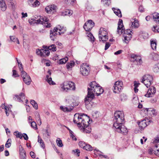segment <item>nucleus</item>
I'll use <instances>...</instances> for the list:
<instances>
[{
  "label": "nucleus",
  "instance_id": "obj_1",
  "mask_svg": "<svg viewBox=\"0 0 159 159\" xmlns=\"http://www.w3.org/2000/svg\"><path fill=\"white\" fill-rule=\"evenodd\" d=\"M89 87L88 88L87 98H85L84 101L85 104H88L89 103V98L93 99L94 97V94L98 96L102 94L104 90L100 85L97 83L95 81H93L89 84Z\"/></svg>",
  "mask_w": 159,
  "mask_h": 159
},
{
  "label": "nucleus",
  "instance_id": "obj_2",
  "mask_svg": "<svg viewBox=\"0 0 159 159\" xmlns=\"http://www.w3.org/2000/svg\"><path fill=\"white\" fill-rule=\"evenodd\" d=\"M89 117L87 115L84 114L80 115L75 114L74 115L73 122L77 124L79 127L82 126L83 129H86V128L89 126Z\"/></svg>",
  "mask_w": 159,
  "mask_h": 159
},
{
  "label": "nucleus",
  "instance_id": "obj_3",
  "mask_svg": "<svg viewBox=\"0 0 159 159\" xmlns=\"http://www.w3.org/2000/svg\"><path fill=\"white\" fill-rule=\"evenodd\" d=\"M39 18L37 20H35V19L32 18L31 19L32 21L30 22V24H32V22L33 23H36V24H40L43 25L46 28H49L51 26V25L50 23L49 20L48 18L46 17L43 16H39Z\"/></svg>",
  "mask_w": 159,
  "mask_h": 159
},
{
  "label": "nucleus",
  "instance_id": "obj_4",
  "mask_svg": "<svg viewBox=\"0 0 159 159\" xmlns=\"http://www.w3.org/2000/svg\"><path fill=\"white\" fill-rule=\"evenodd\" d=\"M61 86L63 90L66 92L69 90H75V83L71 81H64L61 84Z\"/></svg>",
  "mask_w": 159,
  "mask_h": 159
},
{
  "label": "nucleus",
  "instance_id": "obj_5",
  "mask_svg": "<svg viewBox=\"0 0 159 159\" xmlns=\"http://www.w3.org/2000/svg\"><path fill=\"white\" fill-rule=\"evenodd\" d=\"M118 28L117 32L118 34H121L124 33V34H131L132 32L130 29H127L125 30L124 27L123 23V20L122 19H120L118 24Z\"/></svg>",
  "mask_w": 159,
  "mask_h": 159
},
{
  "label": "nucleus",
  "instance_id": "obj_6",
  "mask_svg": "<svg viewBox=\"0 0 159 159\" xmlns=\"http://www.w3.org/2000/svg\"><path fill=\"white\" fill-rule=\"evenodd\" d=\"M152 80V76L146 74L143 77L142 79L141 82L143 83L148 88L151 85Z\"/></svg>",
  "mask_w": 159,
  "mask_h": 159
},
{
  "label": "nucleus",
  "instance_id": "obj_7",
  "mask_svg": "<svg viewBox=\"0 0 159 159\" xmlns=\"http://www.w3.org/2000/svg\"><path fill=\"white\" fill-rule=\"evenodd\" d=\"M90 71V68L89 66L86 63H83L80 66V72L83 76H86L88 75Z\"/></svg>",
  "mask_w": 159,
  "mask_h": 159
},
{
  "label": "nucleus",
  "instance_id": "obj_8",
  "mask_svg": "<svg viewBox=\"0 0 159 159\" xmlns=\"http://www.w3.org/2000/svg\"><path fill=\"white\" fill-rule=\"evenodd\" d=\"M94 23L92 20H88L84 25V28L86 31L89 32L94 26Z\"/></svg>",
  "mask_w": 159,
  "mask_h": 159
},
{
  "label": "nucleus",
  "instance_id": "obj_9",
  "mask_svg": "<svg viewBox=\"0 0 159 159\" xmlns=\"http://www.w3.org/2000/svg\"><path fill=\"white\" fill-rule=\"evenodd\" d=\"M13 98L15 100L20 102H23L25 101V103L27 104L28 102L27 99H25V95L23 93H21L19 95H16Z\"/></svg>",
  "mask_w": 159,
  "mask_h": 159
},
{
  "label": "nucleus",
  "instance_id": "obj_10",
  "mask_svg": "<svg viewBox=\"0 0 159 159\" xmlns=\"http://www.w3.org/2000/svg\"><path fill=\"white\" fill-rule=\"evenodd\" d=\"M116 129V131L117 132L121 133L123 134H126L128 132L126 128L122 124L117 126V127H114Z\"/></svg>",
  "mask_w": 159,
  "mask_h": 159
},
{
  "label": "nucleus",
  "instance_id": "obj_11",
  "mask_svg": "<svg viewBox=\"0 0 159 159\" xmlns=\"http://www.w3.org/2000/svg\"><path fill=\"white\" fill-rule=\"evenodd\" d=\"M156 92V89L154 86L150 87L148 89L147 93L145 96L147 97H152L154 96Z\"/></svg>",
  "mask_w": 159,
  "mask_h": 159
},
{
  "label": "nucleus",
  "instance_id": "obj_12",
  "mask_svg": "<svg viewBox=\"0 0 159 159\" xmlns=\"http://www.w3.org/2000/svg\"><path fill=\"white\" fill-rule=\"evenodd\" d=\"M57 6L54 5H51L47 6L45 8L46 12L49 14L53 13L56 11Z\"/></svg>",
  "mask_w": 159,
  "mask_h": 159
},
{
  "label": "nucleus",
  "instance_id": "obj_13",
  "mask_svg": "<svg viewBox=\"0 0 159 159\" xmlns=\"http://www.w3.org/2000/svg\"><path fill=\"white\" fill-rule=\"evenodd\" d=\"M57 34L60 35V32L58 31L57 27L54 28L53 30H50V37L52 40H54L55 36Z\"/></svg>",
  "mask_w": 159,
  "mask_h": 159
},
{
  "label": "nucleus",
  "instance_id": "obj_14",
  "mask_svg": "<svg viewBox=\"0 0 159 159\" xmlns=\"http://www.w3.org/2000/svg\"><path fill=\"white\" fill-rule=\"evenodd\" d=\"M122 118H118L114 119V123L113 126L114 127H117V126L120 125L122 124L124 120V117H122Z\"/></svg>",
  "mask_w": 159,
  "mask_h": 159
},
{
  "label": "nucleus",
  "instance_id": "obj_15",
  "mask_svg": "<svg viewBox=\"0 0 159 159\" xmlns=\"http://www.w3.org/2000/svg\"><path fill=\"white\" fill-rule=\"evenodd\" d=\"M16 59L18 64L19 70L21 71V76H24L26 75V72L23 70V68L22 63L20 62H19L17 58H16Z\"/></svg>",
  "mask_w": 159,
  "mask_h": 159
},
{
  "label": "nucleus",
  "instance_id": "obj_16",
  "mask_svg": "<svg viewBox=\"0 0 159 159\" xmlns=\"http://www.w3.org/2000/svg\"><path fill=\"white\" fill-rule=\"evenodd\" d=\"M147 112V114L151 116H154L156 115V110L152 108H146L145 109Z\"/></svg>",
  "mask_w": 159,
  "mask_h": 159
},
{
  "label": "nucleus",
  "instance_id": "obj_17",
  "mask_svg": "<svg viewBox=\"0 0 159 159\" xmlns=\"http://www.w3.org/2000/svg\"><path fill=\"white\" fill-rule=\"evenodd\" d=\"M8 5L12 9H15L16 7V2L15 0H7Z\"/></svg>",
  "mask_w": 159,
  "mask_h": 159
},
{
  "label": "nucleus",
  "instance_id": "obj_18",
  "mask_svg": "<svg viewBox=\"0 0 159 159\" xmlns=\"http://www.w3.org/2000/svg\"><path fill=\"white\" fill-rule=\"evenodd\" d=\"M0 8L2 11H5L6 10L7 7L5 0H0Z\"/></svg>",
  "mask_w": 159,
  "mask_h": 159
},
{
  "label": "nucleus",
  "instance_id": "obj_19",
  "mask_svg": "<svg viewBox=\"0 0 159 159\" xmlns=\"http://www.w3.org/2000/svg\"><path fill=\"white\" fill-rule=\"evenodd\" d=\"M107 32L106 29L104 28H101L100 29L99 32V36H102V37L107 36Z\"/></svg>",
  "mask_w": 159,
  "mask_h": 159
},
{
  "label": "nucleus",
  "instance_id": "obj_20",
  "mask_svg": "<svg viewBox=\"0 0 159 159\" xmlns=\"http://www.w3.org/2000/svg\"><path fill=\"white\" fill-rule=\"evenodd\" d=\"M48 73L49 74V75H47V81L50 84L54 85L55 84V83L53 81H52V78L50 77L51 74V72L50 70H48Z\"/></svg>",
  "mask_w": 159,
  "mask_h": 159
},
{
  "label": "nucleus",
  "instance_id": "obj_21",
  "mask_svg": "<svg viewBox=\"0 0 159 159\" xmlns=\"http://www.w3.org/2000/svg\"><path fill=\"white\" fill-rule=\"evenodd\" d=\"M114 119L118 118H121L122 117L124 116V113L123 111H116L114 113Z\"/></svg>",
  "mask_w": 159,
  "mask_h": 159
},
{
  "label": "nucleus",
  "instance_id": "obj_22",
  "mask_svg": "<svg viewBox=\"0 0 159 159\" xmlns=\"http://www.w3.org/2000/svg\"><path fill=\"white\" fill-rule=\"evenodd\" d=\"M42 51V54L41 55V57H46L48 56L50 54V52L49 50L48 49L45 48V49H41Z\"/></svg>",
  "mask_w": 159,
  "mask_h": 159
},
{
  "label": "nucleus",
  "instance_id": "obj_23",
  "mask_svg": "<svg viewBox=\"0 0 159 159\" xmlns=\"http://www.w3.org/2000/svg\"><path fill=\"white\" fill-rule=\"evenodd\" d=\"M60 109L64 112H69L71 111L74 108L73 106H71L70 107H63L61 106Z\"/></svg>",
  "mask_w": 159,
  "mask_h": 159
},
{
  "label": "nucleus",
  "instance_id": "obj_24",
  "mask_svg": "<svg viewBox=\"0 0 159 159\" xmlns=\"http://www.w3.org/2000/svg\"><path fill=\"white\" fill-rule=\"evenodd\" d=\"M21 77L23 78V81L25 84L28 85L30 84V77L27 75L26 73L25 76H21Z\"/></svg>",
  "mask_w": 159,
  "mask_h": 159
},
{
  "label": "nucleus",
  "instance_id": "obj_25",
  "mask_svg": "<svg viewBox=\"0 0 159 159\" xmlns=\"http://www.w3.org/2000/svg\"><path fill=\"white\" fill-rule=\"evenodd\" d=\"M131 57L132 58H133L135 61L138 62L139 63H141L142 62L141 58L140 56L134 54H132Z\"/></svg>",
  "mask_w": 159,
  "mask_h": 159
},
{
  "label": "nucleus",
  "instance_id": "obj_26",
  "mask_svg": "<svg viewBox=\"0 0 159 159\" xmlns=\"http://www.w3.org/2000/svg\"><path fill=\"white\" fill-rule=\"evenodd\" d=\"M153 19L157 23L159 24V13L154 12L152 14Z\"/></svg>",
  "mask_w": 159,
  "mask_h": 159
},
{
  "label": "nucleus",
  "instance_id": "obj_27",
  "mask_svg": "<svg viewBox=\"0 0 159 159\" xmlns=\"http://www.w3.org/2000/svg\"><path fill=\"white\" fill-rule=\"evenodd\" d=\"M121 89L122 88L119 87L118 86L114 85L112 89L114 93H119L120 92Z\"/></svg>",
  "mask_w": 159,
  "mask_h": 159
},
{
  "label": "nucleus",
  "instance_id": "obj_28",
  "mask_svg": "<svg viewBox=\"0 0 159 159\" xmlns=\"http://www.w3.org/2000/svg\"><path fill=\"white\" fill-rule=\"evenodd\" d=\"M123 35L124 41L126 43H128L132 38L131 34H123Z\"/></svg>",
  "mask_w": 159,
  "mask_h": 159
},
{
  "label": "nucleus",
  "instance_id": "obj_29",
  "mask_svg": "<svg viewBox=\"0 0 159 159\" xmlns=\"http://www.w3.org/2000/svg\"><path fill=\"white\" fill-rule=\"evenodd\" d=\"M2 109H4L6 115L7 116H8L9 112H11V110L9 107H7L4 104H2Z\"/></svg>",
  "mask_w": 159,
  "mask_h": 159
},
{
  "label": "nucleus",
  "instance_id": "obj_30",
  "mask_svg": "<svg viewBox=\"0 0 159 159\" xmlns=\"http://www.w3.org/2000/svg\"><path fill=\"white\" fill-rule=\"evenodd\" d=\"M45 48L53 52L56 51L57 50V48L54 44H52L49 46H45Z\"/></svg>",
  "mask_w": 159,
  "mask_h": 159
},
{
  "label": "nucleus",
  "instance_id": "obj_31",
  "mask_svg": "<svg viewBox=\"0 0 159 159\" xmlns=\"http://www.w3.org/2000/svg\"><path fill=\"white\" fill-rule=\"evenodd\" d=\"M112 10L114 13L119 17H122L121 12L120 9L113 8Z\"/></svg>",
  "mask_w": 159,
  "mask_h": 159
},
{
  "label": "nucleus",
  "instance_id": "obj_32",
  "mask_svg": "<svg viewBox=\"0 0 159 159\" xmlns=\"http://www.w3.org/2000/svg\"><path fill=\"white\" fill-rule=\"evenodd\" d=\"M139 126L141 129H143L147 126L146 121L145 120H143L141 122L139 123L138 124Z\"/></svg>",
  "mask_w": 159,
  "mask_h": 159
},
{
  "label": "nucleus",
  "instance_id": "obj_33",
  "mask_svg": "<svg viewBox=\"0 0 159 159\" xmlns=\"http://www.w3.org/2000/svg\"><path fill=\"white\" fill-rule=\"evenodd\" d=\"M154 154L157 156H159V148H158L157 143L155 144L154 146Z\"/></svg>",
  "mask_w": 159,
  "mask_h": 159
},
{
  "label": "nucleus",
  "instance_id": "obj_34",
  "mask_svg": "<svg viewBox=\"0 0 159 159\" xmlns=\"http://www.w3.org/2000/svg\"><path fill=\"white\" fill-rule=\"evenodd\" d=\"M57 28L58 29V31L60 32V34H63L64 32L66 31V28L64 27H61V26L59 25H58L57 26Z\"/></svg>",
  "mask_w": 159,
  "mask_h": 159
},
{
  "label": "nucleus",
  "instance_id": "obj_35",
  "mask_svg": "<svg viewBox=\"0 0 159 159\" xmlns=\"http://www.w3.org/2000/svg\"><path fill=\"white\" fill-rule=\"evenodd\" d=\"M30 104L32 105L33 107L35 109L37 110L38 109V105L34 100H30Z\"/></svg>",
  "mask_w": 159,
  "mask_h": 159
},
{
  "label": "nucleus",
  "instance_id": "obj_36",
  "mask_svg": "<svg viewBox=\"0 0 159 159\" xmlns=\"http://www.w3.org/2000/svg\"><path fill=\"white\" fill-rule=\"evenodd\" d=\"M151 45L153 50H156V49L157 43L155 40H151Z\"/></svg>",
  "mask_w": 159,
  "mask_h": 159
},
{
  "label": "nucleus",
  "instance_id": "obj_37",
  "mask_svg": "<svg viewBox=\"0 0 159 159\" xmlns=\"http://www.w3.org/2000/svg\"><path fill=\"white\" fill-rule=\"evenodd\" d=\"M68 58L66 57L64 58L61 59L59 61V64H63L65 63L68 60Z\"/></svg>",
  "mask_w": 159,
  "mask_h": 159
},
{
  "label": "nucleus",
  "instance_id": "obj_38",
  "mask_svg": "<svg viewBox=\"0 0 159 159\" xmlns=\"http://www.w3.org/2000/svg\"><path fill=\"white\" fill-rule=\"evenodd\" d=\"M75 63L73 61H70L68 62L66 65V68L67 69H70L74 66Z\"/></svg>",
  "mask_w": 159,
  "mask_h": 159
},
{
  "label": "nucleus",
  "instance_id": "obj_39",
  "mask_svg": "<svg viewBox=\"0 0 159 159\" xmlns=\"http://www.w3.org/2000/svg\"><path fill=\"white\" fill-rule=\"evenodd\" d=\"M10 39L11 41H12L18 44H19L20 43L19 40L17 38H16L15 36H10Z\"/></svg>",
  "mask_w": 159,
  "mask_h": 159
},
{
  "label": "nucleus",
  "instance_id": "obj_40",
  "mask_svg": "<svg viewBox=\"0 0 159 159\" xmlns=\"http://www.w3.org/2000/svg\"><path fill=\"white\" fill-rule=\"evenodd\" d=\"M38 142L40 143L42 148H45V146L44 142L39 136H38Z\"/></svg>",
  "mask_w": 159,
  "mask_h": 159
},
{
  "label": "nucleus",
  "instance_id": "obj_41",
  "mask_svg": "<svg viewBox=\"0 0 159 159\" xmlns=\"http://www.w3.org/2000/svg\"><path fill=\"white\" fill-rule=\"evenodd\" d=\"M84 149H85L87 151H91L93 150V147L89 144H85V145L84 146Z\"/></svg>",
  "mask_w": 159,
  "mask_h": 159
},
{
  "label": "nucleus",
  "instance_id": "obj_42",
  "mask_svg": "<svg viewBox=\"0 0 159 159\" xmlns=\"http://www.w3.org/2000/svg\"><path fill=\"white\" fill-rule=\"evenodd\" d=\"M99 40L100 41H102L103 42H105L107 41V40L108 39V36H103L102 37V36H99Z\"/></svg>",
  "mask_w": 159,
  "mask_h": 159
},
{
  "label": "nucleus",
  "instance_id": "obj_43",
  "mask_svg": "<svg viewBox=\"0 0 159 159\" xmlns=\"http://www.w3.org/2000/svg\"><path fill=\"white\" fill-rule=\"evenodd\" d=\"M114 85L118 86V87L122 88L123 85L122 81L119 80L116 81L114 84Z\"/></svg>",
  "mask_w": 159,
  "mask_h": 159
},
{
  "label": "nucleus",
  "instance_id": "obj_44",
  "mask_svg": "<svg viewBox=\"0 0 159 159\" xmlns=\"http://www.w3.org/2000/svg\"><path fill=\"white\" fill-rule=\"evenodd\" d=\"M152 30L155 33H159V25L153 26L152 28Z\"/></svg>",
  "mask_w": 159,
  "mask_h": 159
},
{
  "label": "nucleus",
  "instance_id": "obj_45",
  "mask_svg": "<svg viewBox=\"0 0 159 159\" xmlns=\"http://www.w3.org/2000/svg\"><path fill=\"white\" fill-rule=\"evenodd\" d=\"M153 70L155 72L157 73L159 72V63L154 66Z\"/></svg>",
  "mask_w": 159,
  "mask_h": 159
},
{
  "label": "nucleus",
  "instance_id": "obj_46",
  "mask_svg": "<svg viewBox=\"0 0 159 159\" xmlns=\"http://www.w3.org/2000/svg\"><path fill=\"white\" fill-rule=\"evenodd\" d=\"M102 3L104 5L108 6L111 3L110 0H102Z\"/></svg>",
  "mask_w": 159,
  "mask_h": 159
},
{
  "label": "nucleus",
  "instance_id": "obj_47",
  "mask_svg": "<svg viewBox=\"0 0 159 159\" xmlns=\"http://www.w3.org/2000/svg\"><path fill=\"white\" fill-rule=\"evenodd\" d=\"M56 143L57 145L59 147H62L63 146V144L62 143V141L60 138H57L56 140Z\"/></svg>",
  "mask_w": 159,
  "mask_h": 159
},
{
  "label": "nucleus",
  "instance_id": "obj_48",
  "mask_svg": "<svg viewBox=\"0 0 159 159\" xmlns=\"http://www.w3.org/2000/svg\"><path fill=\"white\" fill-rule=\"evenodd\" d=\"M11 139H9L7 141L5 145V146L7 148H9L11 145Z\"/></svg>",
  "mask_w": 159,
  "mask_h": 159
},
{
  "label": "nucleus",
  "instance_id": "obj_49",
  "mask_svg": "<svg viewBox=\"0 0 159 159\" xmlns=\"http://www.w3.org/2000/svg\"><path fill=\"white\" fill-rule=\"evenodd\" d=\"M14 134L15 135L17 138H19L20 139L22 138V134L20 132H19L17 131H15L14 133Z\"/></svg>",
  "mask_w": 159,
  "mask_h": 159
},
{
  "label": "nucleus",
  "instance_id": "obj_50",
  "mask_svg": "<svg viewBox=\"0 0 159 159\" xmlns=\"http://www.w3.org/2000/svg\"><path fill=\"white\" fill-rule=\"evenodd\" d=\"M30 126L35 130L37 129V126L35 122L33 121L30 123Z\"/></svg>",
  "mask_w": 159,
  "mask_h": 159
},
{
  "label": "nucleus",
  "instance_id": "obj_51",
  "mask_svg": "<svg viewBox=\"0 0 159 159\" xmlns=\"http://www.w3.org/2000/svg\"><path fill=\"white\" fill-rule=\"evenodd\" d=\"M132 25H133L135 28H138L139 26V25L138 21L137 20H135L133 22Z\"/></svg>",
  "mask_w": 159,
  "mask_h": 159
},
{
  "label": "nucleus",
  "instance_id": "obj_52",
  "mask_svg": "<svg viewBox=\"0 0 159 159\" xmlns=\"http://www.w3.org/2000/svg\"><path fill=\"white\" fill-rule=\"evenodd\" d=\"M40 3L38 0H36L32 5L33 7H36L40 5Z\"/></svg>",
  "mask_w": 159,
  "mask_h": 159
},
{
  "label": "nucleus",
  "instance_id": "obj_53",
  "mask_svg": "<svg viewBox=\"0 0 159 159\" xmlns=\"http://www.w3.org/2000/svg\"><path fill=\"white\" fill-rule=\"evenodd\" d=\"M36 119L37 120V122H38V124L40 125L41 124L42 122L40 115L39 113L38 114Z\"/></svg>",
  "mask_w": 159,
  "mask_h": 159
},
{
  "label": "nucleus",
  "instance_id": "obj_54",
  "mask_svg": "<svg viewBox=\"0 0 159 159\" xmlns=\"http://www.w3.org/2000/svg\"><path fill=\"white\" fill-rule=\"evenodd\" d=\"M13 74L12 76L14 77H19L20 75L17 74L16 70H12Z\"/></svg>",
  "mask_w": 159,
  "mask_h": 159
},
{
  "label": "nucleus",
  "instance_id": "obj_55",
  "mask_svg": "<svg viewBox=\"0 0 159 159\" xmlns=\"http://www.w3.org/2000/svg\"><path fill=\"white\" fill-rule=\"evenodd\" d=\"M64 13L65 15L70 16V15H71L72 14L71 11L69 9L66 10Z\"/></svg>",
  "mask_w": 159,
  "mask_h": 159
},
{
  "label": "nucleus",
  "instance_id": "obj_56",
  "mask_svg": "<svg viewBox=\"0 0 159 159\" xmlns=\"http://www.w3.org/2000/svg\"><path fill=\"white\" fill-rule=\"evenodd\" d=\"M85 143L83 141H80L79 143V145L80 147L84 148V146L85 145Z\"/></svg>",
  "mask_w": 159,
  "mask_h": 159
},
{
  "label": "nucleus",
  "instance_id": "obj_57",
  "mask_svg": "<svg viewBox=\"0 0 159 159\" xmlns=\"http://www.w3.org/2000/svg\"><path fill=\"white\" fill-rule=\"evenodd\" d=\"M20 157H25L26 155L25 153L24 152V150H22L21 151L20 153Z\"/></svg>",
  "mask_w": 159,
  "mask_h": 159
},
{
  "label": "nucleus",
  "instance_id": "obj_58",
  "mask_svg": "<svg viewBox=\"0 0 159 159\" xmlns=\"http://www.w3.org/2000/svg\"><path fill=\"white\" fill-rule=\"evenodd\" d=\"M110 46V44L109 42H107L106 43L105 50H107Z\"/></svg>",
  "mask_w": 159,
  "mask_h": 159
},
{
  "label": "nucleus",
  "instance_id": "obj_59",
  "mask_svg": "<svg viewBox=\"0 0 159 159\" xmlns=\"http://www.w3.org/2000/svg\"><path fill=\"white\" fill-rule=\"evenodd\" d=\"M36 53L38 55H40L41 57V55L42 54V51L41 49L40 50L37 49L36 50Z\"/></svg>",
  "mask_w": 159,
  "mask_h": 159
},
{
  "label": "nucleus",
  "instance_id": "obj_60",
  "mask_svg": "<svg viewBox=\"0 0 159 159\" xmlns=\"http://www.w3.org/2000/svg\"><path fill=\"white\" fill-rule=\"evenodd\" d=\"M73 151L75 153H76L78 157H79L80 156V152L79 149H77L75 150H73Z\"/></svg>",
  "mask_w": 159,
  "mask_h": 159
},
{
  "label": "nucleus",
  "instance_id": "obj_61",
  "mask_svg": "<svg viewBox=\"0 0 159 159\" xmlns=\"http://www.w3.org/2000/svg\"><path fill=\"white\" fill-rule=\"evenodd\" d=\"M23 137L24 139L27 140L28 139V137L27 135L25 133H23L22 134V138Z\"/></svg>",
  "mask_w": 159,
  "mask_h": 159
},
{
  "label": "nucleus",
  "instance_id": "obj_62",
  "mask_svg": "<svg viewBox=\"0 0 159 159\" xmlns=\"http://www.w3.org/2000/svg\"><path fill=\"white\" fill-rule=\"evenodd\" d=\"M30 156L33 158H34L36 157V155L35 153L33 152H30Z\"/></svg>",
  "mask_w": 159,
  "mask_h": 159
},
{
  "label": "nucleus",
  "instance_id": "obj_63",
  "mask_svg": "<svg viewBox=\"0 0 159 159\" xmlns=\"http://www.w3.org/2000/svg\"><path fill=\"white\" fill-rule=\"evenodd\" d=\"M140 84L139 83H137L136 81L134 82V86L135 87H138Z\"/></svg>",
  "mask_w": 159,
  "mask_h": 159
},
{
  "label": "nucleus",
  "instance_id": "obj_64",
  "mask_svg": "<svg viewBox=\"0 0 159 159\" xmlns=\"http://www.w3.org/2000/svg\"><path fill=\"white\" fill-rule=\"evenodd\" d=\"M139 11L141 12H143L144 11V9L141 6H140L139 7Z\"/></svg>",
  "mask_w": 159,
  "mask_h": 159
}]
</instances>
